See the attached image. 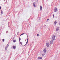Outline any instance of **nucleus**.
Instances as JSON below:
<instances>
[{
  "instance_id": "14",
  "label": "nucleus",
  "mask_w": 60,
  "mask_h": 60,
  "mask_svg": "<svg viewBox=\"0 0 60 60\" xmlns=\"http://www.w3.org/2000/svg\"><path fill=\"white\" fill-rule=\"evenodd\" d=\"M8 46H9V44H7V45L6 47H8Z\"/></svg>"
},
{
  "instance_id": "23",
  "label": "nucleus",
  "mask_w": 60,
  "mask_h": 60,
  "mask_svg": "<svg viewBox=\"0 0 60 60\" xmlns=\"http://www.w3.org/2000/svg\"><path fill=\"white\" fill-rule=\"evenodd\" d=\"M37 35L38 36H39V34H37Z\"/></svg>"
},
{
  "instance_id": "27",
  "label": "nucleus",
  "mask_w": 60,
  "mask_h": 60,
  "mask_svg": "<svg viewBox=\"0 0 60 60\" xmlns=\"http://www.w3.org/2000/svg\"><path fill=\"white\" fill-rule=\"evenodd\" d=\"M59 25H60V22L59 23Z\"/></svg>"
},
{
  "instance_id": "8",
  "label": "nucleus",
  "mask_w": 60,
  "mask_h": 60,
  "mask_svg": "<svg viewBox=\"0 0 60 60\" xmlns=\"http://www.w3.org/2000/svg\"><path fill=\"white\" fill-rule=\"evenodd\" d=\"M8 48V47L7 46L5 47V49L6 50H7V48Z\"/></svg>"
},
{
  "instance_id": "17",
  "label": "nucleus",
  "mask_w": 60,
  "mask_h": 60,
  "mask_svg": "<svg viewBox=\"0 0 60 60\" xmlns=\"http://www.w3.org/2000/svg\"><path fill=\"white\" fill-rule=\"evenodd\" d=\"M52 15L53 18H54L55 17L54 16V14H53Z\"/></svg>"
},
{
  "instance_id": "20",
  "label": "nucleus",
  "mask_w": 60,
  "mask_h": 60,
  "mask_svg": "<svg viewBox=\"0 0 60 60\" xmlns=\"http://www.w3.org/2000/svg\"><path fill=\"white\" fill-rule=\"evenodd\" d=\"M23 35V33H22V34H21L20 35V36H21V35Z\"/></svg>"
},
{
  "instance_id": "15",
  "label": "nucleus",
  "mask_w": 60,
  "mask_h": 60,
  "mask_svg": "<svg viewBox=\"0 0 60 60\" xmlns=\"http://www.w3.org/2000/svg\"><path fill=\"white\" fill-rule=\"evenodd\" d=\"M1 14H3V11L2 10L1 11Z\"/></svg>"
},
{
  "instance_id": "9",
  "label": "nucleus",
  "mask_w": 60,
  "mask_h": 60,
  "mask_svg": "<svg viewBox=\"0 0 60 60\" xmlns=\"http://www.w3.org/2000/svg\"><path fill=\"white\" fill-rule=\"evenodd\" d=\"M13 48L14 49H15V46L14 45L13 46Z\"/></svg>"
},
{
  "instance_id": "1",
  "label": "nucleus",
  "mask_w": 60,
  "mask_h": 60,
  "mask_svg": "<svg viewBox=\"0 0 60 60\" xmlns=\"http://www.w3.org/2000/svg\"><path fill=\"white\" fill-rule=\"evenodd\" d=\"M56 36L55 35H53L52 36V39L53 40H55V38Z\"/></svg>"
},
{
  "instance_id": "26",
  "label": "nucleus",
  "mask_w": 60,
  "mask_h": 60,
  "mask_svg": "<svg viewBox=\"0 0 60 60\" xmlns=\"http://www.w3.org/2000/svg\"><path fill=\"white\" fill-rule=\"evenodd\" d=\"M1 6H0V10H1Z\"/></svg>"
},
{
  "instance_id": "22",
  "label": "nucleus",
  "mask_w": 60,
  "mask_h": 60,
  "mask_svg": "<svg viewBox=\"0 0 60 60\" xmlns=\"http://www.w3.org/2000/svg\"><path fill=\"white\" fill-rule=\"evenodd\" d=\"M8 31H7L6 32V34H7V33H8Z\"/></svg>"
},
{
  "instance_id": "28",
  "label": "nucleus",
  "mask_w": 60,
  "mask_h": 60,
  "mask_svg": "<svg viewBox=\"0 0 60 60\" xmlns=\"http://www.w3.org/2000/svg\"><path fill=\"white\" fill-rule=\"evenodd\" d=\"M26 44L25 45V46H26Z\"/></svg>"
},
{
  "instance_id": "12",
  "label": "nucleus",
  "mask_w": 60,
  "mask_h": 60,
  "mask_svg": "<svg viewBox=\"0 0 60 60\" xmlns=\"http://www.w3.org/2000/svg\"><path fill=\"white\" fill-rule=\"evenodd\" d=\"M40 10H42V7L41 6H40Z\"/></svg>"
},
{
  "instance_id": "13",
  "label": "nucleus",
  "mask_w": 60,
  "mask_h": 60,
  "mask_svg": "<svg viewBox=\"0 0 60 60\" xmlns=\"http://www.w3.org/2000/svg\"><path fill=\"white\" fill-rule=\"evenodd\" d=\"M13 42H16V40H14L13 41Z\"/></svg>"
},
{
  "instance_id": "18",
  "label": "nucleus",
  "mask_w": 60,
  "mask_h": 60,
  "mask_svg": "<svg viewBox=\"0 0 60 60\" xmlns=\"http://www.w3.org/2000/svg\"><path fill=\"white\" fill-rule=\"evenodd\" d=\"M21 40V39H20V38H19V41H20Z\"/></svg>"
},
{
  "instance_id": "29",
  "label": "nucleus",
  "mask_w": 60,
  "mask_h": 60,
  "mask_svg": "<svg viewBox=\"0 0 60 60\" xmlns=\"http://www.w3.org/2000/svg\"><path fill=\"white\" fill-rule=\"evenodd\" d=\"M27 41H28V38L27 39Z\"/></svg>"
},
{
  "instance_id": "19",
  "label": "nucleus",
  "mask_w": 60,
  "mask_h": 60,
  "mask_svg": "<svg viewBox=\"0 0 60 60\" xmlns=\"http://www.w3.org/2000/svg\"><path fill=\"white\" fill-rule=\"evenodd\" d=\"M19 32H18L17 33V35H18V34H19Z\"/></svg>"
},
{
  "instance_id": "30",
  "label": "nucleus",
  "mask_w": 60,
  "mask_h": 60,
  "mask_svg": "<svg viewBox=\"0 0 60 60\" xmlns=\"http://www.w3.org/2000/svg\"><path fill=\"white\" fill-rule=\"evenodd\" d=\"M23 34H24V33H23Z\"/></svg>"
},
{
  "instance_id": "10",
  "label": "nucleus",
  "mask_w": 60,
  "mask_h": 60,
  "mask_svg": "<svg viewBox=\"0 0 60 60\" xmlns=\"http://www.w3.org/2000/svg\"><path fill=\"white\" fill-rule=\"evenodd\" d=\"M54 23L55 24V25H56V23L57 22H56V21H55L54 22Z\"/></svg>"
},
{
  "instance_id": "11",
  "label": "nucleus",
  "mask_w": 60,
  "mask_h": 60,
  "mask_svg": "<svg viewBox=\"0 0 60 60\" xmlns=\"http://www.w3.org/2000/svg\"><path fill=\"white\" fill-rule=\"evenodd\" d=\"M33 6H34V7H35V6H35V4L34 3V4H33Z\"/></svg>"
},
{
  "instance_id": "3",
  "label": "nucleus",
  "mask_w": 60,
  "mask_h": 60,
  "mask_svg": "<svg viewBox=\"0 0 60 60\" xmlns=\"http://www.w3.org/2000/svg\"><path fill=\"white\" fill-rule=\"evenodd\" d=\"M56 31H57H57H58V30H59V27H57L56 29Z\"/></svg>"
},
{
  "instance_id": "25",
  "label": "nucleus",
  "mask_w": 60,
  "mask_h": 60,
  "mask_svg": "<svg viewBox=\"0 0 60 60\" xmlns=\"http://www.w3.org/2000/svg\"><path fill=\"white\" fill-rule=\"evenodd\" d=\"M27 43H28V41H27L26 43V44H27Z\"/></svg>"
},
{
  "instance_id": "24",
  "label": "nucleus",
  "mask_w": 60,
  "mask_h": 60,
  "mask_svg": "<svg viewBox=\"0 0 60 60\" xmlns=\"http://www.w3.org/2000/svg\"><path fill=\"white\" fill-rule=\"evenodd\" d=\"M47 20H49V19H47Z\"/></svg>"
},
{
  "instance_id": "7",
  "label": "nucleus",
  "mask_w": 60,
  "mask_h": 60,
  "mask_svg": "<svg viewBox=\"0 0 60 60\" xmlns=\"http://www.w3.org/2000/svg\"><path fill=\"white\" fill-rule=\"evenodd\" d=\"M38 59H42V57H38Z\"/></svg>"
},
{
  "instance_id": "16",
  "label": "nucleus",
  "mask_w": 60,
  "mask_h": 60,
  "mask_svg": "<svg viewBox=\"0 0 60 60\" xmlns=\"http://www.w3.org/2000/svg\"><path fill=\"white\" fill-rule=\"evenodd\" d=\"M2 41H3V42H4V39H3L2 40Z\"/></svg>"
},
{
  "instance_id": "6",
  "label": "nucleus",
  "mask_w": 60,
  "mask_h": 60,
  "mask_svg": "<svg viewBox=\"0 0 60 60\" xmlns=\"http://www.w3.org/2000/svg\"><path fill=\"white\" fill-rule=\"evenodd\" d=\"M46 49H44L43 51H44V53H46V52H47V51H46Z\"/></svg>"
},
{
  "instance_id": "2",
  "label": "nucleus",
  "mask_w": 60,
  "mask_h": 60,
  "mask_svg": "<svg viewBox=\"0 0 60 60\" xmlns=\"http://www.w3.org/2000/svg\"><path fill=\"white\" fill-rule=\"evenodd\" d=\"M49 43H47L46 44V46L47 47H49Z\"/></svg>"
},
{
  "instance_id": "5",
  "label": "nucleus",
  "mask_w": 60,
  "mask_h": 60,
  "mask_svg": "<svg viewBox=\"0 0 60 60\" xmlns=\"http://www.w3.org/2000/svg\"><path fill=\"white\" fill-rule=\"evenodd\" d=\"M54 41H53V40H52L50 42V43L51 44H53V43Z\"/></svg>"
},
{
  "instance_id": "21",
  "label": "nucleus",
  "mask_w": 60,
  "mask_h": 60,
  "mask_svg": "<svg viewBox=\"0 0 60 60\" xmlns=\"http://www.w3.org/2000/svg\"><path fill=\"white\" fill-rule=\"evenodd\" d=\"M20 44H21V45H22V43L21 42H20Z\"/></svg>"
},
{
  "instance_id": "4",
  "label": "nucleus",
  "mask_w": 60,
  "mask_h": 60,
  "mask_svg": "<svg viewBox=\"0 0 60 60\" xmlns=\"http://www.w3.org/2000/svg\"><path fill=\"white\" fill-rule=\"evenodd\" d=\"M54 11L55 12H56L57 11V8H54Z\"/></svg>"
}]
</instances>
